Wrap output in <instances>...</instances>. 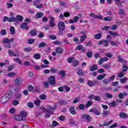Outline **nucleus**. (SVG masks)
<instances>
[{
    "instance_id": "obj_1",
    "label": "nucleus",
    "mask_w": 128,
    "mask_h": 128,
    "mask_svg": "<svg viewBox=\"0 0 128 128\" xmlns=\"http://www.w3.org/2000/svg\"><path fill=\"white\" fill-rule=\"evenodd\" d=\"M58 28L59 29L60 34H62V32L66 30V25L64 24V22H59L58 24Z\"/></svg>"
},
{
    "instance_id": "obj_2",
    "label": "nucleus",
    "mask_w": 128,
    "mask_h": 128,
    "mask_svg": "<svg viewBox=\"0 0 128 128\" xmlns=\"http://www.w3.org/2000/svg\"><path fill=\"white\" fill-rule=\"evenodd\" d=\"M56 106H58V104H55L54 106L52 107H51L50 106H47V110H46V112H48L50 114H54V110H56Z\"/></svg>"
},
{
    "instance_id": "obj_3",
    "label": "nucleus",
    "mask_w": 128,
    "mask_h": 128,
    "mask_svg": "<svg viewBox=\"0 0 128 128\" xmlns=\"http://www.w3.org/2000/svg\"><path fill=\"white\" fill-rule=\"evenodd\" d=\"M106 38H108L107 42H110L111 46H116L118 44H120V42H116L112 40V36H110V35H108Z\"/></svg>"
},
{
    "instance_id": "obj_4",
    "label": "nucleus",
    "mask_w": 128,
    "mask_h": 128,
    "mask_svg": "<svg viewBox=\"0 0 128 128\" xmlns=\"http://www.w3.org/2000/svg\"><path fill=\"white\" fill-rule=\"evenodd\" d=\"M48 82L50 86H54L56 84V77L54 76H50L48 79Z\"/></svg>"
},
{
    "instance_id": "obj_5",
    "label": "nucleus",
    "mask_w": 128,
    "mask_h": 128,
    "mask_svg": "<svg viewBox=\"0 0 128 128\" xmlns=\"http://www.w3.org/2000/svg\"><path fill=\"white\" fill-rule=\"evenodd\" d=\"M22 82V78L20 76H17L16 79L14 80V84L16 86H20Z\"/></svg>"
},
{
    "instance_id": "obj_6",
    "label": "nucleus",
    "mask_w": 128,
    "mask_h": 128,
    "mask_svg": "<svg viewBox=\"0 0 128 128\" xmlns=\"http://www.w3.org/2000/svg\"><path fill=\"white\" fill-rule=\"evenodd\" d=\"M50 18V21L49 22V26L50 28H54V26H56V24H54V18L52 16H49Z\"/></svg>"
},
{
    "instance_id": "obj_7",
    "label": "nucleus",
    "mask_w": 128,
    "mask_h": 128,
    "mask_svg": "<svg viewBox=\"0 0 128 128\" xmlns=\"http://www.w3.org/2000/svg\"><path fill=\"white\" fill-rule=\"evenodd\" d=\"M75 50H82L84 52L86 50V48L84 47L82 45L80 44L76 46Z\"/></svg>"
},
{
    "instance_id": "obj_8",
    "label": "nucleus",
    "mask_w": 128,
    "mask_h": 128,
    "mask_svg": "<svg viewBox=\"0 0 128 128\" xmlns=\"http://www.w3.org/2000/svg\"><path fill=\"white\" fill-rule=\"evenodd\" d=\"M10 100L8 96L7 95L4 94L1 99V102L3 104H6V102H8L9 101V100Z\"/></svg>"
},
{
    "instance_id": "obj_9",
    "label": "nucleus",
    "mask_w": 128,
    "mask_h": 128,
    "mask_svg": "<svg viewBox=\"0 0 128 128\" xmlns=\"http://www.w3.org/2000/svg\"><path fill=\"white\" fill-rule=\"evenodd\" d=\"M81 118L83 120H86L87 122H90V120H92V118L90 117V116L87 114H83L81 116Z\"/></svg>"
},
{
    "instance_id": "obj_10",
    "label": "nucleus",
    "mask_w": 128,
    "mask_h": 128,
    "mask_svg": "<svg viewBox=\"0 0 128 128\" xmlns=\"http://www.w3.org/2000/svg\"><path fill=\"white\" fill-rule=\"evenodd\" d=\"M90 72H94V70H98V65L94 64L91 66L90 68Z\"/></svg>"
},
{
    "instance_id": "obj_11",
    "label": "nucleus",
    "mask_w": 128,
    "mask_h": 128,
    "mask_svg": "<svg viewBox=\"0 0 128 128\" xmlns=\"http://www.w3.org/2000/svg\"><path fill=\"white\" fill-rule=\"evenodd\" d=\"M89 112H94V114H96V116H100V112H98V110L94 108L90 109Z\"/></svg>"
},
{
    "instance_id": "obj_12",
    "label": "nucleus",
    "mask_w": 128,
    "mask_h": 128,
    "mask_svg": "<svg viewBox=\"0 0 128 128\" xmlns=\"http://www.w3.org/2000/svg\"><path fill=\"white\" fill-rule=\"evenodd\" d=\"M56 54H60L62 52H64V48H62L60 46H58L56 49Z\"/></svg>"
},
{
    "instance_id": "obj_13",
    "label": "nucleus",
    "mask_w": 128,
    "mask_h": 128,
    "mask_svg": "<svg viewBox=\"0 0 128 128\" xmlns=\"http://www.w3.org/2000/svg\"><path fill=\"white\" fill-rule=\"evenodd\" d=\"M69 111L72 114H73V116H76V110L74 109V106L70 107L69 109Z\"/></svg>"
},
{
    "instance_id": "obj_14",
    "label": "nucleus",
    "mask_w": 128,
    "mask_h": 128,
    "mask_svg": "<svg viewBox=\"0 0 128 128\" xmlns=\"http://www.w3.org/2000/svg\"><path fill=\"white\" fill-rule=\"evenodd\" d=\"M14 118L16 120L21 121V120H26L25 118H22L20 115H16L14 116Z\"/></svg>"
},
{
    "instance_id": "obj_15",
    "label": "nucleus",
    "mask_w": 128,
    "mask_h": 128,
    "mask_svg": "<svg viewBox=\"0 0 128 128\" xmlns=\"http://www.w3.org/2000/svg\"><path fill=\"white\" fill-rule=\"evenodd\" d=\"M78 16H76L74 17V20H69L70 24H75L76 22H78Z\"/></svg>"
},
{
    "instance_id": "obj_16",
    "label": "nucleus",
    "mask_w": 128,
    "mask_h": 128,
    "mask_svg": "<svg viewBox=\"0 0 128 128\" xmlns=\"http://www.w3.org/2000/svg\"><path fill=\"white\" fill-rule=\"evenodd\" d=\"M44 12H37L36 14V18H42L44 16Z\"/></svg>"
},
{
    "instance_id": "obj_17",
    "label": "nucleus",
    "mask_w": 128,
    "mask_h": 128,
    "mask_svg": "<svg viewBox=\"0 0 128 128\" xmlns=\"http://www.w3.org/2000/svg\"><path fill=\"white\" fill-rule=\"evenodd\" d=\"M27 26H28V23L24 22V23H22V25H20V28L22 29L26 28V30H28L30 28Z\"/></svg>"
},
{
    "instance_id": "obj_18",
    "label": "nucleus",
    "mask_w": 128,
    "mask_h": 128,
    "mask_svg": "<svg viewBox=\"0 0 128 128\" xmlns=\"http://www.w3.org/2000/svg\"><path fill=\"white\" fill-rule=\"evenodd\" d=\"M106 76V74H100L97 76L96 79L98 80H104Z\"/></svg>"
},
{
    "instance_id": "obj_19",
    "label": "nucleus",
    "mask_w": 128,
    "mask_h": 128,
    "mask_svg": "<svg viewBox=\"0 0 128 128\" xmlns=\"http://www.w3.org/2000/svg\"><path fill=\"white\" fill-rule=\"evenodd\" d=\"M8 54L10 56H18V54H16L12 52V50H8Z\"/></svg>"
},
{
    "instance_id": "obj_20",
    "label": "nucleus",
    "mask_w": 128,
    "mask_h": 128,
    "mask_svg": "<svg viewBox=\"0 0 128 128\" xmlns=\"http://www.w3.org/2000/svg\"><path fill=\"white\" fill-rule=\"evenodd\" d=\"M104 42L106 43V44H104V46H108V40H100L99 41L98 44H99V46H100L101 44H104Z\"/></svg>"
},
{
    "instance_id": "obj_21",
    "label": "nucleus",
    "mask_w": 128,
    "mask_h": 128,
    "mask_svg": "<svg viewBox=\"0 0 128 128\" xmlns=\"http://www.w3.org/2000/svg\"><path fill=\"white\" fill-rule=\"evenodd\" d=\"M6 96H7L9 98H12V90H8L6 94H5Z\"/></svg>"
},
{
    "instance_id": "obj_22",
    "label": "nucleus",
    "mask_w": 128,
    "mask_h": 128,
    "mask_svg": "<svg viewBox=\"0 0 128 128\" xmlns=\"http://www.w3.org/2000/svg\"><path fill=\"white\" fill-rule=\"evenodd\" d=\"M119 116H120V118H128L126 114L124 112H120L119 114Z\"/></svg>"
},
{
    "instance_id": "obj_23",
    "label": "nucleus",
    "mask_w": 128,
    "mask_h": 128,
    "mask_svg": "<svg viewBox=\"0 0 128 128\" xmlns=\"http://www.w3.org/2000/svg\"><path fill=\"white\" fill-rule=\"evenodd\" d=\"M20 116H22V118H26L28 116V113L26 112V111H22L20 112Z\"/></svg>"
},
{
    "instance_id": "obj_24",
    "label": "nucleus",
    "mask_w": 128,
    "mask_h": 128,
    "mask_svg": "<svg viewBox=\"0 0 128 128\" xmlns=\"http://www.w3.org/2000/svg\"><path fill=\"white\" fill-rule=\"evenodd\" d=\"M16 20H18V22H22L24 20V17H22L20 15H18L16 16Z\"/></svg>"
},
{
    "instance_id": "obj_25",
    "label": "nucleus",
    "mask_w": 128,
    "mask_h": 128,
    "mask_svg": "<svg viewBox=\"0 0 128 128\" xmlns=\"http://www.w3.org/2000/svg\"><path fill=\"white\" fill-rule=\"evenodd\" d=\"M120 84H126L128 80V78L124 77V78H120L119 79Z\"/></svg>"
},
{
    "instance_id": "obj_26",
    "label": "nucleus",
    "mask_w": 128,
    "mask_h": 128,
    "mask_svg": "<svg viewBox=\"0 0 128 128\" xmlns=\"http://www.w3.org/2000/svg\"><path fill=\"white\" fill-rule=\"evenodd\" d=\"M58 104L60 106H66V104H68V102L64 100H59Z\"/></svg>"
},
{
    "instance_id": "obj_27",
    "label": "nucleus",
    "mask_w": 128,
    "mask_h": 128,
    "mask_svg": "<svg viewBox=\"0 0 128 128\" xmlns=\"http://www.w3.org/2000/svg\"><path fill=\"white\" fill-rule=\"evenodd\" d=\"M118 62H124V63L126 62V61L124 60L122 58V56H120V55L118 56Z\"/></svg>"
},
{
    "instance_id": "obj_28",
    "label": "nucleus",
    "mask_w": 128,
    "mask_h": 128,
    "mask_svg": "<svg viewBox=\"0 0 128 128\" xmlns=\"http://www.w3.org/2000/svg\"><path fill=\"white\" fill-rule=\"evenodd\" d=\"M76 74H78V76H80L84 75V72L82 71V69H79L77 71Z\"/></svg>"
},
{
    "instance_id": "obj_29",
    "label": "nucleus",
    "mask_w": 128,
    "mask_h": 128,
    "mask_svg": "<svg viewBox=\"0 0 128 128\" xmlns=\"http://www.w3.org/2000/svg\"><path fill=\"white\" fill-rule=\"evenodd\" d=\"M80 63V62H78V60H75L74 61L72 62V66H74V68H76V66H78V64Z\"/></svg>"
},
{
    "instance_id": "obj_30",
    "label": "nucleus",
    "mask_w": 128,
    "mask_h": 128,
    "mask_svg": "<svg viewBox=\"0 0 128 128\" xmlns=\"http://www.w3.org/2000/svg\"><path fill=\"white\" fill-rule=\"evenodd\" d=\"M86 34H83L80 36V42H84V40H86Z\"/></svg>"
},
{
    "instance_id": "obj_31",
    "label": "nucleus",
    "mask_w": 128,
    "mask_h": 128,
    "mask_svg": "<svg viewBox=\"0 0 128 128\" xmlns=\"http://www.w3.org/2000/svg\"><path fill=\"white\" fill-rule=\"evenodd\" d=\"M125 74H126V73L123 72V71L120 72L118 74V78H124Z\"/></svg>"
},
{
    "instance_id": "obj_32",
    "label": "nucleus",
    "mask_w": 128,
    "mask_h": 128,
    "mask_svg": "<svg viewBox=\"0 0 128 128\" xmlns=\"http://www.w3.org/2000/svg\"><path fill=\"white\" fill-rule=\"evenodd\" d=\"M30 34L31 36H36V34H38V32L36 30H31L30 32Z\"/></svg>"
},
{
    "instance_id": "obj_33",
    "label": "nucleus",
    "mask_w": 128,
    "mask_h": 128,
    "mask_svg": "<svg viewBox=\"0 0 128 128\" xmlns=\"http://www.w3.org/2000/svg\"><path fill=\"white\" fill-rule=\"evenodd\" d=\"M40 56L41 55L40 54H35L33 58H35V60H40Z\"/></svg>"
},
{
    "instance_id": "obj_34",
    "label": "nucleus",
    "mask_w": 128,
    "mask_h": 128,
    "mask_svg": "<svg viewBox=\"0 0 128 128\" xmlns=\"http://www.w3.org/2000/svg\"><path fill=\"white\" fill-rule=\"evenodd\" d=\"M59 74H61L62 78H64L66 76V72L64 70L58 72Z\"/></svg>"
},
{
    "instance_id": "obj_35",
    "label": "nucleus",
    "mask_w": 128,
    "mask_h": 128,
    "mask_svg": "<svg viewBox=\"0 0 128 128\" xmlns=\"http://www.w3.org/2000/svg\"><path fill=\"white\" fill-rule=\"evenodd\" d=\"M39 48H44V46H46V44L44 42H42L38 46Z\"/></svg>"
},
{
    "instance_id": "obj_36",
    "label": "nucleus",
    "mask_w": 128,
    "mask_h": 128,
    "mask_svg": "<svg viewBox=\"0 0 128 128\" xmlns=\"http://www.w3.org/2000/svg\"><path fill=\"white\" fill-rule=\"evenodd\" d=\"M94 100H96V102H102V99L100 98V96H96L94 97Z\"/></svg>"
},
{
    "instance_id": "obj_37",
    "label": "nucleus",
    "mask_w": 128,
    "mask_h": 128,
    "mask_svg": "<svg viewBox=\"0 0 128 128\" xmlns=\"http://www.w3.org/2000/svg\"><path fill=\"white\" fill-rule=\"evenodd\" d=\"M102 116H110V112L108 110H104L102 112Z\"/></svg>"
},
{
    "instance_id": "obj_38",
    "label": "nucleus",
    "mask_w": 128,
    "mask_h": 128,
    "mask_svg": "<svg viewBox=\"0 0 128 128\" xmlns=\"http://www.w3.org/2000/svg\"><path fill=\"white\" fill-rule=\"evenodd\" d=\"M10 32L11 34H16V30H14V27L11 26L10 28Z\"/></svg>"
},
{
    "instance_id": "obj_39",
    "label": "nucleus",
    "mask_w": 128,
    "mask_h": 128,
    "mask_svg": "<svg viewBox=\"0 0 128 128\" xmlns=\"http://www.w3.org/2000/svg\"><path fill=\"white\" fill-rule=\"evenodd\" d=\"M14 68H16V64H12L10 66H9L7 72H10V70H14Z\"/></svg>"
},
{
    "instance_id": "obj_40",
    "label": "nucleus",
    "mask_w": 128,
    "mask_h": 128,
    "mask_svg": "<svg viewBox=\"0 0 128 128\" xmlns=\"http://www.w3.org/2000/svg\"><path fill=\"white\" fill-rule=\"evenodd\" d=\"M34 104H36V106H40V100L39 99L36 100L34 101Z\"/></svg>"
},
{
    "instance_id": "obj_41",
    "label": "nucleus",
    "mask_w": 128,
    "mask_h": 128,
    "mask_svg": "<svg viewBox=\"0 0 128 128\" xmlns=\"http://www.w3.org/2000/svg\"><path fill=\"white\" fill-rule=\"evenodd\" d=\"M16 22V18L14 17L8 18V22Z\"/></svg>"
},
{
    "instance_id": "obj_42",
    "label": "nucleus",
    "mask_w": 128,
    "mask_h": 128,
    "mask_svg": "<svg viewBox=\"0 0 128 128\" xmlns=\"http://www.w3.org/2000/svg\"><path fill=\"white\" fill-rule=\"evenodd\" d=\"M102 38V34H98L94 35V38L96 40H100Z\"/></svg>"
},
{
    "instance_id": "obj_43",
    "label": "nucleus",
    "mask_w": 128,
    "mask_h": 128,
    "mask_svg": "<svg viewBox=\"0 0 128 128\" xmlns=\"http://www.w3.org/2000/svg\"><path fill=\"white\" fill-rule=\"evenodd\" d=\"M86 54L88 58H92V52H86Z\"/></svg>"
},
{
    "instance_id": "obj_44",
    "label": "nucleus",
    "mask_w": 128,
    "mask_h": 128,
    "mask_svg": "<svg viewBox=\"0 0 128 128\" xmlns=\"http://www.w3.org/2000/svg\"><path fill=\"white\" fill-rule=\"evenodd\" d=\"M56 72H58V70H56V68H52L50 69V72L51 74H56Z\"/></svg>"
},
{
    "instance_id": "obj_45",
    "label": "nucleus",
    "mask_w": 128,
    "mask_h": 128,
    "mask_svg": "<svg viewBox=\"0 0 128 128\" xmlns=\"http://www.w3.org/2000/svg\"><path fill=\"white\" fill-rule=\"evenodd\" d=\"M102 82L104 84H108L110 83V80L108 78H104Z\"/></svg>"
},
{
    "instance_id": "obj_46",
    "label": "nucleus",
    "mask_w": 128,
    "mask_h": 128,
    "mask_svg": "<svg viewBox=\"0 0 128 128\" xmlns=\"http://www.w3.org/2000/svg\"><path fill=\"white\" fill-rule=\"evenodd\" d=\"M34 42H35V40L34 39H32V38H29L28 40V42L30 44H34Z\"/></svg>"
},
{
    "instance_id": "obj_47",
    "label": "nucleus",
    "mask_w": 128,
    "mask_h": 128,
    "mask_svg": "<svg viewBox=\"0 0 128 128\" xmlns=\"http://www.w3.org/2000/svg\"><path fill=\"white\" fill-rule=\"evenodd\" d=\"M109 34H111V36H118L119 34L118 32H110Z\"/></svg>"
},
{
    "instance_id": "obj_48",
    "label": "nucleus",
    "mask_w": 128,
    "mask_h": 128,
    "mask_svg": "<svg viewBox=\"0 0 128 128\" xmlns=\"http://www.w3.org/2000/svg\"><path fill=\"white\" fill-rule=\"evenodd\" d=\"M109 106L112 108H114V106H116V102L114 101H112L109 104Z\"/></svg>"
},
{
    "instance_id": "obj_49",
    "label": "nucleus",
    "mask_w": 128,
    "mask_h": 128,
    "mask_svg": "<svg viewBox=\"0 0 128 128\" xmlns=\"http://www.w3.org/2000/svg\"><path fill=\"white\" fill-rule=\"evenodd\" d=\"M12 46L10 43H7L4 44V48H10Z\"/></svg>"
},
{
    "instance_id": "obj_50",
    "label": "nucleus",
    "mask_w": 128,
    "mask_h": 128,
    "mask_svg": "<svg viewBox=\"0 0 128 128\" xmlns=\"http://www.w3.org/2000/svg\"><path fill=\"white\" fill-rule=\"evenodd\" d=\"M87 84L88 86H91L92 88L94 86V82H92L90 80H88L87 82Z\"/></svg>"
},
{
    "instance_id": "obj_51",
    "label": "nucleus",
    "mask_w": 128,
    "mask_h": 128,
    "mask_svg": "<svg viewBox=\"0 0 128 128\" xmlns=\"http://www.w3.org/2000/svg\"><path fill=\"white\" fill-rule=\"evenodd\" d=\"M3 44H9L10 43V39L8 38H5L2 40Z\"/></svg>"
},
{
    "instance_id": "obj_52",
    "label": "nucleus",
    "mask_w": 128,
    "mask_h": 128,
    "mask_svg": "<svg viewBox=\"0 0 128 128\" xmlns=\"http://www.w3.org/2000/svg\"><path fill=\"white\" fill-rule=\"evenodd\" d=\"M84 104H80L78 106V108H76L78 110H84Z\"/></svg>"
},
{
    "instance_id": "obj_53",
    "label": "nucleus",
    "mask_w": 128,
    "mask_h": 128,
    "mask_svg": "<svg viewBox=\"0 0 128 128\" xmlns=\"http://www.w3.org/2000/svg\"><path fill=\"white\" fill-rule=\"evenodd\" d=\"M49 38H50V40H56L58 38H56V36L54 34H50L49 37Z\"/></svg>"
},
{
    "instance_id": "obj_54",
    "label": "nucleus",
    "mask_w": 128,
    "mask_h": 128,
    "mask_svg": "<svg viewBox=\"0 0 128 128\" xmlns=\"http://www.w3.org/2000/svg\"><path fill=\"white\" fill-rule=\"evenodd\" d=\"M40 100H44L46 98V94H41L39 96Z\"/></svg>"
},
{
    "instance_id": "obj_55",
    "label": "nucleus",
    "mask_w": 128,
    "mask_h": 128,
    "mask_svg": "<svg viewBox=\"0 0 128 128\" xmlns=\"http://www.w3.org/2000/svg\"><path fill=\"white\" fill-rule=\"evenodd\" d=\"M105 96L108 98H112V95L110 93H106L105 94Z\"/></svg>"
},
{
    "instance_id": "obj_56",
    "label": "nucleus",
    "mask_w": 128,
    "mask_h": 128,
    "mask_svg": "<svg viewBox=\"0 0 128 128\" xmlns=\"http://www.w3.org/2000/svg\"><path fill=\"white\" fill-rule=\"evenodd\" d=\"M44 32H40L39 34L38 35V37L40 38H44Z\"/></svg>"
},
{
    "instance_id": "obj_57",
    "label": "nucleus",
    "mask_w": 128,
    "mask_h": 128,
    "mask_svg": "<svg viewBox=\"0 0 128 128\" xmlns=\"http://www.w3.org/2000/svg\"><path fill=\"white\" fill-rule=\"evenodd\" d=\"M103 67L106 69V70H110V66L108 64H103Z\"/></svg>"
},
{
    "instance_id": "obj_58",
    "label": "nucleus",
    "mask_w": 128,
    "mask_h": 128,
    "mask_svg": "<svg viewBox=\"0 0 128 128\" xmlns=\"http://www.w3.org/2000/svg\"><path fill=\"white\" fill-rule=\"evenodd\" d=\"M42 2V0H36L34 2V6H38V4H40V2Z\"/></svg>"
},
{
    "instance_id": "obj_59",
    "label": "nucleus",
    "mask_w": 128,
    "mask_h": 128,
    "mask_svg": "<svg viewBox=\"0 0 128 128\" xmlns=\"http://www.w3.org/2000/svg\"><path fill=\"white\" fill-rule=\"evenodd\" d=\"M116 78V75H112L111 76L109 77L108 80L109 82H112Z\"/></svg>"
},
{
    "instance_id": "obj_60",
    "label": "nucleus",
    "mask_w": 128,
    "mask_h": 128,
    "mask_svg": "<svg viewBox=\"0 0 128 128\" xmlns=\"http://www.w3.org/2000/svg\"><path fill=\"white\" fill-rule=\"evenodd\" d=\"M92 102L88 100V102H87V104H86V108H88L90 106H92Z\"/></svg>"
},
{
    "instance_id": "obj_61",
    "label": "nucleus",
    "mask_w": 128,
    "mask_h": 128,
    "mask_svg": "<svg viewBox=\"0 0 128 128\" xmlns=\"http://www.w3.org/2000/svg\"><path fill=\"white\" fill-rule=\"evenodd\" d=\"M20 104V101L18 100H13L12 104L13 106H18Z\"/></svg>"
},
{
    "instance_id": "obj_62",
    "label": "nucleus",
    "mask_w": 128,
    "mask_h": 128,
    "mask_svg": "<svg viewBox=\"0 0 128 128\" xmlns=\"http://www.w3.org/2000/svg\"><path fill=\"white\" fill-rule=\"evenodd\" d=\"M105 56L109 58H112V54L111 53H106Z\"/></svg>"
},
{
    "instance_id": "obj_63",
    "label": "nucleus",
    "mask_w": 128,
    "mask_h": 128,
    "mask_svg": "<svg viewBox=\"0 0 128 128\" xmlns=\"http://www.w3.org/2000/svg\"><path fill=\"white\" fill-rule=\"evenodd\" d=\"M95 18H97V20H102V16L100 14L96 15Z\"/></svg>"
},
{
    "instance_id": "obj_64",
    "label": "nucleus",
    "mask_w": 128,
    "mask_h": 128,
    "mask_svg": "<svg viewBox=\"0 0 128 128\" xmlns=\"http://www.w3.org/2000/svg\"><path fill=\"white\" fill-rule=\"evenodd\" d=\"M80 98H76L73 100V104H78V102H80Z\"/></svg>"
}]
</instances>
